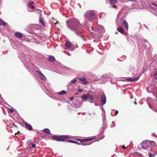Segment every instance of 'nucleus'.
Returning <instances> with one entry per match:
<instances>
[{"instance_id": "obj_1", "label": "nucleus", "mask_w": 157, "mask_h": 157, "mask_svg": "<svg viewBox=\"0 0 157 157\" xmlns=\"http://www.w3.org/2000/svg\"><path fill=\"white\" fill-rule=\"evenodd\" d=\"M66 25L68 28L74 31L76 35L82 38L81 34V29L84 26L80 23L78 19L75 18L69 19L66 21Z\"/></svg>"}, {"instance_id": "obj_2", "label": "nucleus", "mask_w": 157, "mask_h": 157, "mask_svg": "<svg viewBox=\"0 0 157 157\" xmlns=\"http://www.w3.org/2000/svg\"><path fill=\"white\" fill-rule=\"evenodd\" d=\"M91 29L93 31H96L97 33L96 34L94 32H91L90 33V36L92 38L96 39L101 38L103 36V33L105 32L104 27L100 25H98L95 28L92 27Z\"/></svg>"}, {"instance_id": "obj_3", "label": "nucleus", "mask_w": 157, "mask_h": 157, "mask_svg": "<svg viewBox=\"0 0 157 157\" xmlns=\"http://www.w3.org/2000/svg\"><path fill=\"white\" fill-rule=\"evenodd\" d=\"M95 17V14L93 11L89 10L86 12L84 15V21L83 23L84 27L87 29L88 24V22L91 21Z\"/></svg>"}, {"instance_id": "obj_4", "label": "nucleus", "mask_w": 157, "mask_h": 157, "mask_svg": "<svg viewBox=\"0 0 157 157\" xmlns=\"http://www.w3.org/2000/svg\"><path fill=\"white\" fill-rule=\"evenodd\" d=\"M156 143L154 141H149L146 140L143 141L141 144L142 148L148 149L149 147L152 145H155Z\"/></svg>"}, {"instance_id": "obj_5", "label": "nucleus", "mask_w": 157, "mask_h": 157, "mask_svg": "<svg viewBox=\"0 0 157 157\" xmlns=\"http://www.w3.org/2000/svg\"><path fill=\"white\" fill-rule=\"evenodd\" d=\"M52 138L53 140L58 141H63L66 139L69 138V136L68 135H61L59 136H52Z\"/></svg>"}, {"instance_id": "obj_6", "label": "nucleus", "mask_w": 157, "mask_h": 157, "mask_svg": "<svg viewBox=\"0 0 157 157\" xmlns=\"http://www.w3.org/2000/svg\"><path fill=\"white\" fill-rule=\"evenodd\" d=\"M93 139V138H90L89 139H83L82 140H80L79 139L78 140V141H80L81 142H82V145H90L91 144V143H87V144H85L83 142H86L90 140H92V139Z\"/></svg>"}, {"instance_id": "obj_7", "label": "nucleus", "mask_w": 157, "mask_h": 157, "mask_svg": "<svg viewBox=\"0 0 157 157\" xmlns=\"http://www.w3.org/2000/svg\"><path fill=\"white\" fill-rule=\"evenodd\" d=\"M14 35L18 38H21L24 36V35L18 32H16L14 33Z\"/></svg>"}, {"instance_id": "obj_8", "label": "nucleus", "mask_w": 157, "mask_h": 157, "mask_svg": "<svg viewBox=\"0 0 157 157\" xmlns=\"http://www.w3.org/2000/svg\"><path fill=\"white\" fill-rule=\"evenodd\" d=\"M106 98L105 95L101 96V103L102 105H104L106 102Z\"/></svg>"}, {"instance_id": "obj_9", "label": "nucleus", "mask_w": 157, "mask_h": 157, "mask_svg": "<svg viewBox=\"0 0 157 157\" xmlns=\"http://www.w3.org/2000/svg\"><path fill=\"white\" fill-rule=\"evenodd\" d=\"M78 80L82 82H81V84H86L88 83V82L84 78H78Z\"/></svg>"}, {"instance_id": "obj_10", "label": "nucleus", "mask_w": 157, "mask_h": 157, "mask_svg": "<svg viewBox=\"0 0 157 157\" xmlns=\"http://www.w3.org/2000/svg\"><path fill=\"white\" fill-rule=\"evenodd\" d=\"M24 124L26 128L28 129L29 130H32V127L31 125L26 122H25Z\"/></svg>"}, {"instance_id": "obj_11", "label": "nucleus", "mask_w": 157, "mask_h": 157, "mask_svg": "<svg viewBox=\"0 0 157 157\" xmlns=\"http://www.w3.org/2000/svg\"><path fill=\"white\" fill-rule=\"evenodd\" d=\"M36 71L40 76H43V78L42 77H41V79H42L43 80H46V77L40 71H39V70H36Z\"/></svg>"}, {"instance_id": "obj_12", "label": "nucleus", "mask_w": 157, "mask_h": 157, "mask_svg": "<svg viewBox=\"0 0 157 157\" xmlns=\"http://www.w3.org/2000/svg\"><path fill=\"white\" fill-rule=\"evenodd\" d=\"M33 4L34 2L33 1L30 2L28 5V8L32 10L34 8V7L33 5Z\"/></svg>"}, {"instance_id": "obj_13", "label": "nucleus", "mask_w": 157, "mask_h": 157, "mask_svg": "<svg viewBox=\"0 0 157 157\" xmlns=\"http://www.w3.org/2000/svg\"><path fill=\"white\" fill-rule=\"evenodd\" d=\"M33 30L35 29L36 31H40V26L38 25H35L33 26Z\"/></svg>"}, {"instance_id": "obj_14", "label": "nucleus", "mask_w": 157, "mask_h": 157, "mask_svg": "<svg viewBox=\"0 0 157 157\" xmlns=\"http://www.w3.org/2000/svg\"><path fill=\"white\" fill-rule=\"evenodd\" d=\"M139 77L133 78H128L127 79L128 81H129L131 82H134L137 81L139 79Z\"/></svg>"}, {"instance_id": "obj_15", "label": "nucleus", "mask_w": 157, "mask_h": 157, "mask_svg": "<svg viewBox=\"0 0 157 157\" xmlns=\"http://www.w3.org/2000/svg\"><path fill=\"white\" fill-rule=\"evenodd\" d=\"M72 44V43L69 41H67L65 45L67 48H70L71 47Z\"/></svg>"}, {"instance_id": "obj_16", "label": "nucleus", "mask_w": 157, "mask_h": 157, "mask_svg": "<svg viewBox=\"0 0 157 157\" xmlns=\"http://www.w3.org/2000/svg\"><path fill=\"white\" fill-rule=\"evenodd\" d=\"M122 25L124 26L126 28V29L127 30L128 29V23L126 21H123L122 23Z\"/></svg>"}, {"instance_id": "obj_17", "label": "nucleus", "mask_w": 157, "mask_h": 157, "mask_svg": "<svg viewBox=\"0 0 157 157\" xmlns=\"http://www.w3.org/2000/svg\"><path fill=\"white\" fill-rule=\"evenodd\" d=\"M88 95L87 94H84L81 97L82 99L84 101H86L88 99Z\"/></svg>"}, {"instance_id": "obj_18", "label": "nucleus", "mask_w": 157, "mask_h": 157, "mask_svg": "<svg viewBox=\"0 0 157 157\" xmlns=\"http://www.w3.org/2000/svg\"><path fill=\"white\" fill-rule=\"evenodd\" d=\"M88 99H89V100L90 101V102L93 103L94 101V98L91 95L89 94H87Z\"/></svg>"}, {"instance_id": "obj_19", "label": "nucleus", "mask_w": 157, "mask_h": 157, "mask_svg": "<svg viewBox=\"0 0 157 157\" xmlns=\"http://www.w3.org/2000/svg\"><path fill=\"white\" fill-rule=\"evenodd\" d=\"M7 24L6 22L2 20L0 18V25L6 26Z\"/></svg>"}, {"instance_id": "obj_20", "label": "nucleus", "mask_w": 157, "mask_h": 157, "mask_svg": "<svg viewBox=\"0 0 157 157\" xmlns=\"http://www.w3.org/2000/svg\"><path fill=\"white\" fill-rule=\"evenodd\" d=\"M55 58L52 56H50L48 57V60L50 61H54L55 60Z\"/></svg>"}, {"instance_id": "obj_21", "label": "nucleus", "mask_w": 157, "mask_h": 157, "mask_svg": "<svg viewBox=\"0 0 157 157\" xmlns=\"http://www.w3.org/2000/svg\"><path fill=\"white\" fill-rule=\"evenodd\" d=\"M43 131L47 134H50V130L48 128H45L43 130Z\"/></svg>"}, {"instance_id": "obj_22", "label": "nucleus", "mask_w": 157, "mask_h": 157, "mask_svg": "<svg viewBox=\"0 0 157 157\" xmlns=\"http://www.w3.org/2000/svg\"><path fill=\"white\" fill-rule=\"evenodd\" d=\"M117 31L120 33H124V30L123 28L121 27L118 28L117 29Z\"/></svg>"}, {"instance_id": "obj_23", "label": "nucleus", "mask_w": 157, "mask_h": 157, "mask_svg": "<svg viewBox=\"0 0 157 157\" xmlns=\"http://www.w3.org/2000/svg\"><path fill=\"white\" fill-rule=\"evenodd\" d=\"M40 22L44 26H45V24L42 18H40Z\"/></svg>"}, {"instance_id": "obj_24", "label": "nucleus", "mask_w": 157, "mask_h": 157, "mask_svg": "<svg viewBox=\"0 0 157 157\" xmlns=\"http://www.w3.org/2000/svg\"><path fill=\"white\" fill-rule=\"evenodd\" d=\"M66 93H67V92L66 91H64V90H62L58 94H59L62 95L63 94H66Z\"/></svg>"}, {"instance_id": "obj_25", "label": "nucleus", "mask_w": 157, "mask_h": 157, "mask_svg": "<svg viewBox=\"0 0 157 157\" xmlns=\"http://www.w3.org/2000/svg\"><path fill=\"white\" fill-rule=\"evenodd\" d=\"M117 0H111L110 1V4L112 5V4H114L115 3H117Z\"/></svg>"}, {"instance_id": "obj_26", "label": "nucleus", "mask_w": 157, "mask_h": 157, "mask_svg": "<svg viewBox=\"0 0 157 157\" xmlns=\"http://www.w3.org/2000/svg\"><path fill=\"white\" fill-rule=\"evenodd\" d=\"M10 127H14L15 128H17V125H15L14 124H12L10 125Z\"/></svg>"}, {"instance_id": "obj_27", "label": "nucleus", "mask_w": 157, "mask_h": 157, "mask_svg": "<svg viewBox=\"0 0 157 157\" xmlns=\"http://www.w3.org/2000/svg\"><path fill=\"white\" fill-rule=\"evenodd\" d=\"M154 78L157 80V70L156 71L154 74Z\"/></svg>"}, {"instance_id": "obj_28", "label": "nucleus", "mask_w": 157, "mask_h": 157, "mask_svg": "<svg viewBox=\"0 0 157 157\" xmlns=\"http://www.w3.org/2000/svg\"><path fill=\"white\" fill-rule=\"evenodd\" d=\"M111 5V6L114 8L117 9V6L115 5L114 4H112V5Z\"/></svg>"}, {"instance_id": "obj_29", "label": "nucleus", "mask_w": 157, "mask_h": 157, "mask_svg": "<svg viewBox=\"0 0 157 157\" xmlns=\"http://www.w3.org/2000/svg\"><path fill=\"white\" fill-rule=\"evenodd\" d=\"M67 142L69 143H74V142H75V141L73 140H69L67 141Z\"/></svg>"}, {"instance_id": "obj_30", "label": "nucleus", "mask_w": 157, "mask_h": 157, "mask_svg": "<svg viewBox=\"0 0 157 157\" xmlns=\"http://www.w3.org/2000/svg\"><path fill=\"white\" fill-rule=\"evenodd\" d=\"M77 81L75 79H74L72 80L71 81V82L73 83H75Z\"/></svg>"}, {"instance_id": "obj_31", "label": "nucleus", "mask_w": 157, "mask_h": 157, "mask_svg": "<svg viewBox=\"0 0 157 157\" xmlns=\"http://www.w3.org/2000/svg\"><path fill=\"white\" fill-rule=\"evenodd\" d=\"M9 111L10 113H12L14 112V110L12 109H10Z\"/></svg>"}, {"instance_id": "obj_32", "label": "nucleus", "mask_w": 157, "mask_h": 157, "mask_svg": "<svg viewBox=\"0 0 157 157\" xmlns=\"http://www.w3.org/2000/svg\"><path fill=\"white\" fill-rule=\"evenodd\" d=\"M74 99V98L73 97H72L69 98V99L71 101H73Z\"/></svg>"}, {"instance_id": "obj_33", "label": "nucleus", "mask_w": 157, "mask_h": 157, "mask_svg": "<svg viewBox=\"0 0 157 157\" xmlns=\"http://www.w3.org/2000/svg\"><path fill=\"white\" fill-rule=\"evenodd\" d=\"M31 145H32V147L33 148H34V147H35V146H36V145H35V144H32V143H31Z\"/></svg>"}, {"instance_id": "obj_34", "label": "nucleus", "mask_w": 157, "mask_h": 157, "mask_svg": "<svg viewBox=\"0 0 157 157\" xmlns=\"http://www.w3.org/2000/svg\"><path fill=\"white\" fill-rule=\"evenodd\" d=\"M82 90V89H78V91L79 92H81Z\"/></svg>"}, {"instance_id": "obj_35", "label": "nucleus", "mask_w": 157, "mask_h": 157, "mask_svg": "<svg viewBox=\"0 0 157 157\" xmlns=\"http://www.w3.org/2000/svg\"><path fill=\"white\" fill-rule=\"evenodd\" d=\"M152 155H153V154L151 153H150L149 154V157H152Z\"/></svg>"}, {"instance_id": "obj_36", "label": "nucleus", "mask_w": 157, "mask_h": 157, "mask_svg": "<svg viewBox=\"0 0 157 157\" xmlns=\"http://www.w3.org/2000/svg\"><path fill=\"white\" fill-rule=\"evenodd\" d=\"M74 143L77 144H80L79 143H78V142H77V141H75V142H74Z\"/></svg>"}, {"instance_id": "obj_37", "label": "nucleus", "mask_w": 157, "mask_h": 157, "mask_svg": "<svg viewBox=\"0 0 157 157\" xmlns=\"http://www.w3.org/2000/svg\"><path fill=\"white\" fill-rule=\"evenodd\" d=\"M128 1L131 2H133L135 1L136 0H128Z\"/></svg>"}, {"instance_id": "obj_38", "label": "nucleus", "mask_w": 157, "mask_h": 157, "mask_svg": "<svg viewBox=\"0 0 157 157\" xmlns=\"http://www.w3.org/2000/svg\"><path fill=\"white\" fill-rule=\"evenodd\" d=\"M122 148H124V149H125L126 148V147H125L124 145H123V146L122 147Z\"/></svg>"}, {"instance_id": "obj_39", "label": "nucleus", "mask_w": 157, "mask_h": 157, "mask_svg": "<svg viewBox=\"0 0 157 157\" xmlns=\"http://www.w3.org/2000/svg\"><path fill=\"white\" fill-rule=\"evenodd\" d=\"M53 22L54 23L55 25H56L58 23V21H57L56 23L54 21H53Z\"/></svg>"}, {"instance_id": "obj_40", "label": "nucleus", "mask_w": 157, "mask_h": 157, "mask_svg": "<svg viewBox=\"0 0 157 157\" xmlns=\"http://www.w3.org/2000/svg\"><path fill=\"white\" fill-rule=\"evenodd\" d=\"M118 111H117H117H116V112L115 113L116 114V115H117V114H118Z\"/></svg>"}, {"instance_id": "obj_41", "label": "nucleus", "mask_w": 157, "mask_h": 157, "mask_svg": "<svg viewBox=\"0 0 157 157\" xmlns=\"http://www.w3.org/2000/svg\"><path fill=\"white\" fill-rule=\"evenodd\" d=\"M152 4L153 5H155V6H157V5H155V3H152Z\"/></svg>"}, {"instance_id": "obj_42", "label": "nucleus", "mask_w": 157, "mask_h": 157, "mask_svg": "<svg viewBox=\"0 0 157 157\" xmlns=\"http://www.w3.org/2000/svg\"><path fill=\"white\" fill-rule=\"evenodd\" d=\"M78 94V92H77V93H75V95H77V94Z\"/></svg>"}, {"instance_id": "obj_43", "label": "nucleus", "mask_w": 157, "mask_h": 157, "mask_svg": "<svg viewBox=\"0 0 157 157\" xmlns=\"http://www.w3.org/2000/svg\"><path fill=\"white\" fill-rule=\"evenodd\" d=\"M115 34H118V32H116L115 33Z\"/></svg>"}, {"instance_id": "obj_44", "label": "nucleus", "mask_w": 157, "mask_h": 157, "mask_svg": "<svg viewBox=\"0 0 157 157\" xmlns=\"http://www.w3.org/2000/svg\"><path fill=\"white\" fill-rule=\"evenodd\" d=\"M145 27H146L147 29H148V28L146 26V25H144Z\"/></svg>"}, {"instance_id": "obj_45", "label": "nucleus", "mask_w": 157, "mask_h": 157, "mask_svg": "<svg viewBox=\"0 0 157 157\" xmlns=\"http://www.w3.org/2000/svg\"><path fill=\"white\" fill-rule=\"evenodd\" d=\"M149 106L150 107V108H151V106H150V105H149Z\"/></svg>"}, {"instance_id": "obj_46", "label": "nucleus", "mask_w": 157, "mask_h": 157, "mask_svg": "<svg viewBox=\"0 0 157 157\" xmlns=\"http://www.w3.org/2000/svg\"><path fill=\"white\" fill-rule=\"evenodd\" d=\"M28 10L29 12L31 11V10Z\"/></svg>"}, {"instance_id": "obj_47", "label": "nucleus", "mask_w": 157, "mask_h": 157, "mask_svg": "<svg viewBox=\"0 0 157 157\" xmlns=\"http://www.w3.org/2000/svg\"><path fill=\"white\" fill-rule=\"evenodd\" d=\"M156 98H157L156 101H157V95H156Z\"/></svg>"}, {"instance_id": "obj_48", "label": "nucleus", "mask_w": 157, "mask_h": 157, "mask_svg": "<svg viewBox=\"0 0 157 157\" xmlns=\"http://www.w3.org/2000/svg\"><path fill=\"white\" fill-rule=\"evenodd\" d=\"M42 77L43 78V76H41L40 77Z\"/></svg>"}, {"instance_id": "obj_49", "label": "nucleus", "mask_w": 157, "mask_h": 157, "mask_svg": "<svg viewBox=\"0 0 157 157\" xmlns=\"http://www.w3.org/2000/svg\"><path fill=\"white\" fill-rule=\"evenodd\" d=\"M135 104H136V102H135Z\"/></svg>"}, {"instance_id": "obj_50", "label": "nucleus", "mask_w": 157, "mask_h": 157, "mask_svg": "<svg viewBox=\"0 0 157 157\" xmlns=\"http://www.w3.org/2000/svg\"><path fill=\"white\" fill-rule=\"evenodd\" d=\"M78 5H80V4H79V3H78Z\"/></svg>"}, {"instance_id": "obj_51", "label": "nucleus", "mask_w": 157, "mask_h": 157, "mask_svg": "<svg viewBox=\"0 0 157 157\" xmlns=\"http://www.w3.org/2000/svg\"><path fill=\"white\" fill-rule=\"evenodd\" d=\"M29 0H26V1H28Z\"/></svg>"}]
</instances>
